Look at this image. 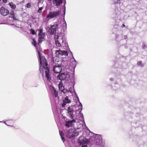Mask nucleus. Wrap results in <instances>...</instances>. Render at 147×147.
<instances>
[{"label": "nucleus", "instance_id": "nucleus-1", "mask_svg": "<svg viewBox=\"0 0 147 147\" xmlns=\"http://www.w3.org/2000/svg\"><path fill=\"white\" fill-rule=\"evenodd\" d=\"M38 53L39 57L40 72L42 74L44 72V70H45L46 77L47 80L49 81L51 80V77L49 72V68L47 67L48 63H47V61L45 57L42 56L41 53L38 51Z\"/></svg>", "mask_w": 147, "mask_h": 147}, {"label": "nucleus", "instance_id": "nucleus-2", "mask_svg": "<svg viewBox=\"0 0 147 147\" xmlns=\"http://www.w3.org/2000/svg\"><path fill=\"white\" fill-rule=\"evenodd\" d=\"M74 90L75 92V94L76 96V98L78 100V101L80 105L78 106V111H79L80 117L78 118L77 116L76 118H75V119H73L72 120L66 121V123L65 125V126L66 127V129L67 128H68L70 127L73 126L74 125V124L76 122L77 120H78V122L80 120H82L84 119L83 115L82 113H81V111H82V104L80 102L78 97V96H77V95L76 92H75V90L74 89Z\"/></svg>", "mask_w": 147, "mask_h": 147}, {"label": "nucleus", "instance_id": "nucleus-3", "mask_svg": "<svg viewBox=\"0 0 147 147\" xmlns=\"http://www.w3.org/2000/svg\"><path fill=\"white\" fill-rule=\"evenodd\" d=\"M57 78L60 80H65V84L68 86L69 88H71L72 85L74 87L75 84L74 83L73 84V83H74V80L73 79L70 78L68 73H62L59 74L58 75Z\"/></svg>", "mask_w": 147, "mask_h": 147}, {"label": "nucleus", "instance_id": "nucleus-4", "mask_svg": "<svg viewBox=\"0 0 147 147\" xmlns=\"http://www.w3.org/2000/svg\"><path fill=\"white\" fill-rule=\"evenodd\" d=\"M91 140L92 143L96 145L102 146L105 144V142L102 140L101 135L95 134L92 137Z\"/></svg>", "mask_w": 147, "mask_h": 147}, {"label": "nucleus", "instance_id": "nucleus-5", "mask_svg": "<svg viewBox=\"0 0 147 147\" xmlns=\"http://www.w3.org/2000/svg\"><path fill=\"white\" fill-rule=\"evenodd\" d=\"M58 58L55 56L53 57L52 59L53 67V71L54 73H59L62 70V68L60 65L57 63L59 62L58 61Z\"/></svg>", "mask_w": 147, "mask_h": 147}, {"label": "nucleus", "instance_id": "nucleus-6", "mask_svg": "<svg viewBox=\"0 0 147 147\" xmlns=\"http://www.w3.org/2000/svg\"><path fill=\"white\" fill-rule=\"evenodd\" d=\"M78 135V132L76 130H73L70 128L69 130H67L66 135L69 138L77 136Z\"/></svg>", "mask_w": 147, "mask_h": 147}, {"label": "nucleus", "instance_id": "nucleus-7", "mask_svg": "<svg viewBox=\"0 0 147 147\" xmlns=\"http://www.w3.org/2000/svg\"><path fill=\"white\" fill-rule=\"evenodd\" d=\"M38 31L39 32V33L38 34V44H39L45 40V33L43 32L42 29H39Z\"/></svg>", "mask_w": 147, "mask_h": 147}, {"label": "nucleus", "instance_id": "nucleus-8", "mask_svg": "<svg viewBox=\"0 0 147 147\" xmlns=\"http://www.w3.org/2000/svg\"><path fill=\"white\" fill-rule=\"evenodd\" d=\"M60 26L57 24L52 26L49 30V32L50 34L53 35L55 34L56 31L59 29V26Z\"/></svg>", "mask_w": 147, "mask_h": 147}, {"label": "nucleus", "instance_id": "nucleus-9", "mask_svg": "<svg viewBox=\"0 0 147 147\" xmlns=\"http://www.w3.org/2000/svg\"><path fill=\"white\" fill-rule=\"evenodd\" d=\"M60 13L61 12L59 11H50L47 16V18H57L60 14Z\"/></svg>", "mask_w": 147, "mask_h": 147}, {"label": "nucleus", "instance_id": "nucleus-10", "mask_svg": "<svg viewBox=\"0 0 147 147\" xmlns=\"http://www.w3.org/2000/svg\"><path fill=\"white\" fill-rule=\"evenodd\" d=\"M54 38L55 40V41L56 44V46L57 47H60L61 46V45L60 43H59L60 39H62L61 37L59 36L58 34L57 35H55Z\"/></svg>", "mask_w": 147, "mask_h": 147}, {"label": "nucleus", "instance_id": "nucleus-11", "mask_svg": "<svg viewBox=\"0 0 147 147\" xmlns=\"http://www.w3.org/2000/svg\"><path fill=\"white\" fill-rule=\"evenodd\" d=\"M74 110L70 107L68 108L67 109V113L71 119H75V116L74 115Z\"/></svg>", "mask_w": 147, "mask_h": 147}, {"label": "nucleus", "instance_id": "nucleus-12", "mask_svg": "<svg viewBox=\"0 0 147 147\" xmlns=\"http://www.w3.org/2000/svg\"><path fill=\"white\" fill-rule=\"evenodd\" d=\"M1 14L3 16H6L9 13L8 10L3 7H1L0 9Z\"/></svg>", "mask_w": 147, "mask_h": 147}, {"label": "nucleus", "instance_id": "nucleus-13", "mask_svg": "<svg viewBox=\"0 0 147 147\" xmlns=\"http://www.w3.org/2000/svg\"><path fill=\"white\" fill-rule=\"evenodd\" d=\"M56 53L57 55H61L62 56L64 55L65 56L68 55V53L67 51L59 50L56 51Z\"/></svg>", "mask_w": 147, "mask_h": 147}, {"label": "nucleus", "instance_id": "nucleus-14", "mask_svg": "<svg viewBox=\"0 0 147 147\" xmlns=\"http://www.w3.org/2000/svg\"><path fill=\"white\" fill-rule=\"evenodd\" d=\"M70 52L71 54L72 55V52L71 51H70ZM71 62L70 63V65L72 66L73 68H75L77 64V62L74 58L73 55H72V57L71 59Z\"/></svg>", "mask_w": 147, "mask_h": 147}, {"label": "nucleus", "instance_id": "nucleus-15", "mask_svg": "<svg viewBox=\"0 0 147 147\" xmlns=\"http://www.w3.org/2000/svg\"><path fill=\"white\" fill-rule=\"evenodd\" d=\"M50 88L51 90L53 95L55 97H58V92L56 90L55 88L53 86H50Z\"/></svg>", "mask_w": 147, "mask_h": 147}, {"label": "nucleus", "instance_id": "nucleus-16", "mask_svg": "<svg viewBox=\"0 0 147 147\" xmlns=\"http://www.w3.org/2000/svg\"><path fill=\"white\" fill-rule=\"evenodd\" d=\"M64 20L65 19H62L60 23L61 24H62L61 28L64 30H65L67 28V24Z\"/></svg>", "mask_w": 147, "mask_h": 147}, {"label": "nucleus", "instance_id": "nucleus-17", "mask_svg": "<svg viewBox=\"0 0 147 147\" xmlns=\"http://www.w3.org/2000/svg\"><path fill=\"white\" fill-rule=\"evenodd\" d=\"M53 4L56 6H59L62 3V0H53Z\"/></svg>", "mask_w": 147, "mask_h": 147}, {"label": "nucleus", "instance_id": "nucleus-18", "mask_svg": "<svg viewBox=\"0 0 147 147\" xmlns=\"http://www.w3.org/2000/svg\"><path fill=\"white\" fill-rule=\"evenodd\" d=\"M63 104L62 105V106L63 107L67 103H69L70 102V100L68 99V96H66L65 99L63 100Z\"/></svg>", "mask_w": 147, "mask_h": 147}, {"label": "nucleus", "instance_id": "nucleus-19", "mask_svg": "<svg viewBox=\"0 0 147 147\" xmlns=\"http://www.w3.org/2000/svg\"><path fill=\"white\" fill-rule=\"evenodd\" d=\"M62 41L63 45V44H64V46H63L64 49H66L67 50L68 49L69 50L67 43H66L64 41L65 39L62 38Z\"/></svg>", "mask_w": 147, "mask_h": 147}, {"label": "nucleus", "instance_id": "nucleus-20", "mask_svg": "<svg viewBox=\"0 0 147 147\" xmlns=\"http://www.w3.org/2000/svg\"><path fill=\"white\" fill-rule=\"evenodd\" d=\"M59 133L62 140L63 142H64L65 141V140L63 137L64 134L63 132L61 131H59Z\"/></svg>", "mask_w": 147, "mask_h": 147}, {"label": "nucleus", "instance_id": "nucleus-21", "mask_svg": "<svg viewBox=\"0 0 147 147\" xmlns=\"http://www.w3.org/2000/svg\"><path fill=\"white\" fill-rule=\"evenodd\" d=\"M10 7L12 9H15L16 6V5L13 3L12 2H10L9 3V4Z\"/></svg>", "mask_w": 147, "mask_h": 147}, {"label": "nucleus", "instance_id": "nucleus-22", "mask_svg": "<svg viewBox=\"0 0 147 147\" xmlns=\"http://www.w3.org/2000/svg\"><path fill=\"white\" fill-rule=\"evenodd\" d=\"M114 4H120L121 3V0H112Z\"/></svg>", "mask_w": 147, "mask_h": 147}, {"label": "nucleus", "instance_id": "nucleus-23", "mask_svg": "<svg viewBox=\"0 0 147 147\" xmlns=\"http://www.w3.org/2000/svg\"><path fill=\"white\" fill-rule=\"evenodd\" d=\"M137 65L138 66L141 67H142L144 66L143 64H142L141 61H139L137 63Z\"/></svg>", "mask_w": 147, "mask_h": 147}, {"label": "nucleus", "instance_id": "nucleus-24", "mask_svg": "<svg viewBox=\"0 0 147 147\" xmlns=\"http://www.w3.org/2000/svg\"><path fill=\"white\" fill-rule=\"evenodd\" d=\"M62 92L64 93H65L66 92H69V90L65 89L64 88L63 89V90H61Z\"/></svg>", "mask_w": 147, "mask_h": 147}, {"label": "nucleus", "instance_id": "nucleus-25", "mask_svg": "<svg viewBox=\"0 0 147 147\" xmlns=\"http://www.w3.org/2000/svg\"><path fill=\"white\" fill-rule=\"evenodd\" d=\"M32 43L35 47H36L37 44L36 43V41L34 39H33V41L32 42Z\"/></svg>", "mask_w": 147, "mask_h": 147}, {"label": "nucleus", "instance_id": "nucleus-26", "mask_svg": "<svg viewBox=\"0 0 147 147\" xmlns=\"http://www.w3.org/2000/svg\"><path fill=\"white\" fill-rule=\"evenodd\" d=\"M59 87L60 90H63V89H64V87L62 86L61 84H59Z\"/></svg>", "mask_w": 147, "mask_h": 147}, {"label": "nucleus", "instance_id": "nucleus-27", "mask_svg": "<svg viewBox=\"0 0 147 147\" xmlns=\"http://www.w3.org/2000/svg\"><path fill=\"white\" fill-rule=\"evenodd\" d=\"M30 32L32 34H36V32L33 29H30Z\"/></svg>", "mask_w": 147, "mask_h": 147}, {"label": "nucleus", "instance_id": "nucleus-28", "mask_svg": "<svg viewBox=\"0 0 147 147\" xmlns=\"http://www.w3.org/2000/svg\"><path fill=\"white\" fill-rule=\"evenodd\" d=\"M43 8L42 7L39 8L38 10V12L39 13H41L42 12V10Z\"/></svg>", "mask_w": 147, "mask_h": 147}, {"label": "nucleus", "instance_id": "nucleus-29", "mask_svg": "<svg viewBox=\"0 0 147 147\" xmlns=\"http://www.w3.org/2000/svg\"><path fill=\"white\" fill-rule=\"evenodd\" d=\"M66 2L65 1V2L64 3V15H65V4ZM63 18H64V16H63Z\"/></svg>", "mask_w": 147, "mask_h": 147}, {"label": "nucleus", "instance_id": "nucleus-30", "mask_svg": "<svg viewBox=\"0 0 147 147\" xmlns=\"http://www.w3.org/2000/svg\"><path fill=\"white\" fill-rule=\"evenodd\" d=\"M31 6V3H28L26 5V7L28 8L30 7Z\"/></svg>", "mask_w": 147, "mask_h": 147}, {"label": "nucleus", "instance_id": "nucleus-31", "mask_svg": "<svg viewBox=\"0 0 147 147\" xmlns=\"http://www.w3.org/2000/svg\"><path fill=\"white\" fill-rule=\"evenodd\" d=\"M122 37L120 36H117L116 37V39L117 40H119V38H120V40H121L122 39Z\"/></svg>", "mask_w": 147, "mask_h": 147}, {"label": "nucleus", "instance_id": "nucleus-32", "mask_svg": "<svg viewBox=\"0 0 147 147\" xmlns=\"http://www.w3.org/2000/svg\"><path fill=\"white\" fill-rule=\"evenodd\" d=\"M10 16H9V17L10 18H14V15L13 13V14H11L10 15Z\"/></svg>", "mask_w": 147, "mask_h": 147}, {"label": "nucleus", "instance_id": "nucleus-33", "mask_svg": "<svg viewBox=\"0 0 147 147\" xmlns=\"http://www.w3.org/2000/svg\"><path fill=\"white\" fill-rule=\"evenodd\" d=\"M1 122H3V123H4L5 124H6L7 126H11L10 125H9L6 124L5 122H4L3 121H0V123H1Z\"/></svg>", "mask_w": 147, "mask_h": 147}, {"label": "nucleus", "instance_id": "nucleus-34", "mask_svg": "<svg viewBox=\"0 0 147 147\" xmlns=\"http://www.w3.org/2000/svg\"><path fill=\"white\" fill-rule=\"evenodd\" d=\"M63 119L65 121H67V118L66 117H63Z\"/></svg>", "mask_w": 147, "mask_h": 147}, {"label": "nucleus", "instance_id": "nucleus-35", "mask_svg": "<svg viewBox=\"0 0 147 147\" xmlns=\"http://www.w3.org/2000/svg\"><path fill=\"white\" fill-rule=\"evenodd\" d=\"M5 3L7 2V0H2Z\"/></svg>", "mask_w": 147, "mask_h": 147}, {"label": "nucleus", "instance_id": "nucleus-36", "mask_svg": "<svg viewBox=\"0 0 147 147\" xmlns=\"http://www.w3.org/2000/svg\"><path fill=\"white\" fill-rule=\"evenodd\" d=\"M43 1V0H39V3H42Z\"/></svg>", "mask_w": 147, "mask_h": 147}, {"label": "nucleus", "instance_id": "nucleus-37", "mask_svg": "<svg viewBox=\"0 0 147 147\" xmlns=\"http://www.w3.org/2000/svg\"><path fill=\"white\" fill-rule=\"evenodd\" d=\"M127 36L126 35H125L124 36V38L125 39H126L127 38Z\"/></svg>", "mask_w": 147, "mask_h": 147}, {"label": "nucleus", "instance_id": "nucleus-38", "mask_svg": "<svg viewBox=\"0 0 147 147\" xmlns=\"http://www.w3.org/2000/svg\"><path fill=\"white\" fill-rule=\"evenodd\" d=\"M113 80H114L112 78H110V80L111 81H113Z\"/></svg>", "mask_w": 147, "mask_h": 147}, {"label": "nucleus", "instance_id": "nucleus-39", "mask_svg": "<svg viewBox=\"0 0 147 147\" xmlns=\"http://www.w3.org/2000/svg\"><path fill=\"white\" fill-rule=\"evenodd\" d=\"M117 14L118 15H120L121 13V11H119L117 13Z\"/></svg>", "mask_w": 147, "mask_h": 147}, {"label": "nucleus", "instance_id": "nucleus-40", "mask_svg": "<svg viewBox=\"0 0 147 147\" xmlns=\"http://www.w3.org/2000/svg\"><path fill=\"white\" fill-rule=\"evenodd\" d=\"M146 47H146V45H144H144H143V49H145V48H146Z\"/></svg>", "mask_w": 147, "mask_h": 147}, {"label": "nucleus", "instance_id": "nucleus-41", "mask_svg": "<svg viewBox=\"0 0 147 147\" xmlns=\"http://www.w3.org/2000/svg\"><path fill=\"white\" fill-rule=\"evenodd\" d=\"M125 27V26L124 24H123L122 26H121V27L122 28H123Z\"/></svg>", "mask_w": 147, "mask_h": 147}, {"label": "nucleus", "instance_id": "nucleus-42", "mask_svg": "<svg viewBox=\"0 0 147 147\" xmlns=\"http://www.w3.org/2000/svg\"><path fill=\"white\" fill-rule=\"evenodd\" d=\"M5 24V23H1L0 22V24Z\"/></svg>", "mask_w": 147, "mask_h": 147}, {"label": "nucleus", "instance_id": "nucleus-43", "mask_svg": "<svg viewBox=\"0 0 147 147\" xmlns=\"http://www.w3.org/2000/svg\"><path fill=\"white\" fill-rule=\"evenodd\" d=\"M17 19H13V20L15 21V20H17Z\"/></svg>", "mask_w": 147, "mask_h": 147}, {"label": "nucleus", "instance_id": "nucleus-44", "mask_svg": "<svg viewBox=\"0 0 147 147\" xmlns=\"http://www.w3.org/2000/svg\"><path fill=\"white\" fill-rule=\"evenodd\" d=\"M11 121V122H13V121Z\"/></svg>", "mask_w": 147, "mask_h": 147}, {"label": "nucleus", "instance_id": "nucleus-45", "mask_svg": "<svg viewBox=\"0 0 147 147\" xmlns=\"http://www.w3.org/2000/svg\"><path fill=\"white\" fill-rule=\"evenodd\" d=\"M48 0V1H51L52 0Z\"/></svg>", "mask_w": 147, "mask_h": 147}, {"label": "nucleus", "instance_id": "nucleus-46", "mask_svg": "<svg viewBox=\"0 0 147 147\" xmlns=\"http://www.w3.org/2000/svg\"><path fill=\"white\" fill-rule=\"evenodd\" d=\"M1 0H0V1H1Z\"/></svg>", "mask_w": 147, "mask_h": 147}]
</instances>
